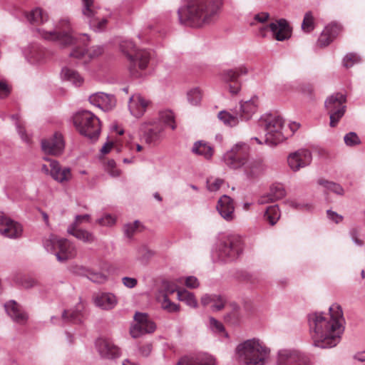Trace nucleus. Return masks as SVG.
I'll return each instance as SVG.
<instances>
[{
	"label": "nucleus",
	"instance_id": "obj_1",
	"mask_svg": "<svg viewBox=\"0 0 365 365\" xmlns=\"http://www.w3.org/2000/svg\"><path fill=\"white\" fill-rule=\"evenodd\" d=\"M307 317L311 336L315 346L328 349L339 343L344 331V318L340 305H331L328 314L314 312Z\"/></svg>",
	"mask_w": 365,
	"mask_h": 365
},
{
	"label": "nucleus",
	"instance_id": "obj_2",
	"mask_svg": "<svg viewBox=\"0 0 365 365\" xmlns=\"http://www.w3.org/2000/svg\"><path fill=\"white\" fill-rule=\"evenodd\" d=\"M222 5V0H187L178 10L180 24L190 27H201L214 21Z\"/></svg>",
	"mask_w": 365,
	"mask_h": 365
},
{
	"label": "nucleus",
	"instance_id": "obj_3",
	"mask_svg": "<svg viewBox=\"0 0 365 365\" xmlns=\"http://www.w3.org/2000/svg\"><path fill=\"white\" fill-rule=\"evenodd\" d=\"M239 361L243 365H265L270 349L259 339H247L236 348Z\"/></svg>",
	"mask_w": 365,
	"mask_h": 365
},
{
	"label": "nucleus",
	"instance_id": "obj_4",
	"mask_svg": "<svg viewBox=\"0 0 365 365\" xmlns=\"http://www.w3.org/2000/svg\"><path fill=\"white\" fill-rule=\"evenodd\" d=\"M242 250V242L239 236L222 235L215 243L212 257L215 262H230L238 258Z\"/></svg>",
	"mask_w": 365,
	"mask_h": 365
},
{
	"label": "nucleus",
	"instance_id": "obj_5",
	"mask_svg": "<svg viewBox=\"0 0 365 365\" xmlns=\"http://www.w3.org/2000/svg\"><path fill=\"white\" fill-rule=\"evenodd\" d=\"M259 125L264 129V143L276 146L287 138L282 118L277 114H265L259 118Z\"/></svg>",
	"mask_w": 365,
	"mask_h": 365
},
{
	"label": "nucleus",
	"instance_id": "obj_6",
	"mask_svg": "<svg viewBox=\"0 0 365 365\" xmlns=\"http://www.w3.org/2000/svg\"><path fill=\"white\" fill-rule=\"evenodd\" d=\"M73 125L79 133L91 140H97L101 133L99 118L87 110H80L73 116Z\"/></svg>",
	"mask_w": 365,
	"mask_h": 365
},
{
	"label": "nucleus",
	"instance_id": "obj_7",
	"mask_svg": "<svg viewBox=\"0 0 365 365\" xmlns=\"http://www.w3.org/2000/svg\"><path fill=\"white\" fill-rule=\"evenodd\" d=\"M41 36L46 40L57 42L61 46H68L76 43L73 35V29L68 19H62L53 31L38 30Z\"/></svg>",
	"mask_w": 365,
	"mask_h": 365
},
{
	"label": "nucleus",
	"instance_id": "obj_8",
	"mask_svg": "<svg viewBox=\"0 0 365 365\" xmlns=\"http://www.w3.org/2000/svg\"><path fill=\"white\" fill-rule=\"evenodd\" d=\"M346 96L335 93L328 96L324 101V108L329 115V125L336 127L346 110Z\"/></svg>",
	"mask_w": 365,
	"mask_h": 365
},
{
	"label": "nucleus",
	"instance_id": "obj_9",
	"mask_svg": "<svg viewBox=\"0 0 365 365\" xmlns=\"http://www.w3.org/2000/svg\"><path fill=\"white\" fill-rule=\"evenodd\" d=\"M250 150V146L247 143H237L223 155L222 160L230 169L241 168L249 159Z\"/></svg>",
	"mask_w": 365,
	"mask_h": 365
},
{
	"label": "nucleus",
	"instance_id": "obj_10",
	"mask_svg": "<svg viewBox=\"0 0 365 365\" xmlns=\"http://www.w3.org/2000/svg\"><path fill=\"white\" fill-rule=\"evenodd\" d=\"M150 58L151 53L146 49L134 51V53L129 55L127 60L130 75L134 78L140 77L141 72L148 67Z\"/></svg>",
	"mask_w": 365,
	"mask_h": 365
},
{
	"label": "nucleus",
	"instance_id": "obj_11",
	"mask_svg": "<svg viewBox=\"0 0 365 365\" xmlns=\"http://www.w3.org/2000/svg\"><path fill=\"white\" fill-rule=\"evenodd\" d=\"M82 14L88 21L90 27L95 31H103L107 24V19L98 16L99 8L93 0H82Z\"/></svg>",
	"mask_w": 365,
	"mask_h": 365
},
{
	"label": "nucleus",
	"instance_id": "obj_12",
	"mask_svg": "<svg viewBox=\"0 0 365 365\" xmlns=\"http://www.w3.org/2000/svg\"><path fill=\"white\" fill-rule=\"evenodd\" d=\"M309 358L295 349H282L277 352V365H309Z\"/></svg>",
	"mask_w": 365,
	"mask_h": 365
},
{
	"label": "nucleus",
	"instance_id": "obj_13",
	"mask_svg": "<svg viewBox=\"0 0 365 365\" xmlns=\"http://www.w3.org/2000/svg\"><path fill=\"white\" fill-rule=\"evenodd\" d=\"M135 324L132 325L130 334L133 338H138L143 334L153 333L155 329V324L145 313L137 312L134 315Z\"/></svg>",
	"mask_w": 365,
	"mask_h": 365
},
{
	"label": "nucleus",
	"instance_id": "obj_14",
	"mask_svg": "<svg viewBox=\"0 0 365 365\" xmlns=\"http://www.w3.org/2000/svg\"><path fill=\"white\" fill-rule=\"evenodd\" d=\"M312 160V153L307 149H299L287 156L288 165L294 172H297L301 168L308 166Z\"/></svg>",
	"mask_w": 365,
	"mask_h": 365
},
{
	"label": "nucleus",
	"instance_id": "obj_15",
	"mask_svg": "<svg viewBox=\"0 0 365 365\" xmlns=\"http://www.w3.org/2000/svg\"><path fill=\"white\" fill-rule=\"evenodd\" d=\"M22 226L11 220L4 212H0V234L3 236L15 239L21 236Z\"/></svg>",
	"mask_w": 365,
	"mask_h": 365
},
{
	"label": "nucleus",
	"instance_id": "obj_16",
	"mask_svg": "<svg viewBox=\"0 0 365 365\" xmlns=\"http://www.w3.org/2000/svg\"><path fill=\"white\" fill-rule=\"evenodd\" d=\"M248 73V68L242 65L234 69H228L224 71L222 73V78L226 82L233 83L229 86L230 91L232 94H237L240 90V83L238 82L237 78L242 75Z\"/></svg>",
	"mask_w": 365,
	"mask_h": 365
},
{
	"label": "nucleus",
	"instance_id": "obj_17",
	"mask_svg": "<svg viewBox=\"0 0 365 365\" xmlns=\"http://www.w3.org/2000/svg\"><path fill=\"white\" fill-rule=\"evenodd\" d=\"M95 344L98 352L102 358L113 359L118 358L120 355V349L110 339L98 338L96 339Z\"/></svg>",
	"mask_w": 365,
	"mask_h": 365
},
{
	"label": "nucleus",
	"instance_id": "obj_18",
	"mask_svg": "<svg viewBox=\"0 0 365 365\" xmlns=\"http://www.w3.org/2000/svg\"><path fill=\"white\" fill-rule=\"evenodd\" d=\"M41 148L47 154L60 155L64 149V141L62 135L59 133H55L51 138L42 140Z\"/></svg>",
	"mask_w": 365,
	"mask_h": 365
},
{
	"label": "nucleus",
	"instance_id": "obj_19",
	"mask_svg": "<svg viewBox=\"0 0 365 365\" xmlns=\"http://www.w3.org/2000/svg\"><path fill=\"white\" fill-rule=\"evenodd\" d=\"M90 103L104 111L112 110L116 104L113 95L103 92H97L89 96Z\"/></svg>",
	"mask_w": 365,
	"mask_h": 365
},
{
	"label": "nucleus",
	"instance_id": "obj_20",
	"mask_svg": "<svg viewBox=\"0 0 365 365\" xmlns=\"http://www.w3.org/2000/svg\"><path fill=\"white\" fill-rule=\"evenodd\" d=\"M341 29V26L335 22L326 26L317 40V46L320 48L329 46L340 34Z\"/></svg>",
	"mask_w": 365,
	"mask_h": 365
},
{
	"label": "nucleus",
	"instance_id": "obj_21",
	"mask_svg": "<svg viewBox=\"0 0 365 365\" xmlns=\"http://www.w3.org/2000/svg\"><path fill=\"white\" fill-rule=\"evenodd\" d=\"M4 309L11 319L19 324H25L29 319L27 313L22 307L14 300H10L4 304Z\"/></svg>",
	"mask_w": 365,
	"mask_h": 365
},
{
	"label": "nucleus",
	"instance_id": "obj_22",
	"mask_svg": "<svg viewBox=\"0 0 365 365\" xmlns=\"http://www.w3.org/2000/svg\"><path fill=\"white\" fill-rule=\"evenodd\" d=\"M267 26L277 41H283L291 36L292 29L287 21L284 19H280L276 22H272Z\"/></svg>",
	"mask_w": 365,
	"mask_h": 365
},
{
	"label": "nucleus",
	"instance_id": "obj_23",
	"mask_svg": "<svg viewBox=\"0 0 365 365\" xmlns=\"http://www.w3.org/2000/svg\"><path fill=\"white\" fill-rule=\"evenodd\" d=\"M44 159L50 161V175L54 180L60 183H63L71 179L72 175L70 168L65 167L62 168L58 161L46 158Z\"/></svg>",
	"mask_w": 365,
	"mask_h": 365
},
{
	"label": "nucleus",
	"instance_id": "obj_24",
	"mask_svg": "<svg viewBox=\"0 0 365 365\" xmlns=\"http://www.w3.org/2000/svg\"><path fill=\"white\" fill-rule=\"evenodd\" d=\"M244 173L249 180H256L264 174L267 166L262 160H247V163L242 166Z\"/></svg>",
	"mask_w": 365,
	"mask_h": 365
},
{
	"label": "nucleus",
	"instance_id": "obj_25",
	"mask_svg": "<svg viewBox=\"0 0 365 365\" xmlns=\"http://www.w3.org/2000/svg\"><path fill=\"white\" fill-rule=\"evenodd\" d=\"M55 255L58 261L66 262L76 255L75 246L67 239L60 238Z\"/></svg>",
	"mask_w": 365,
	"mask_h": 365
},
{
	"label": "nucleus",
	"instance_id": "obj_26",
	"mask_svg": "<svg viewBox=\"0 0 365 365\" xmlns=\"http://www.w3.org/2000/svg\"><path fill=\"white\" fill-rule=\"evenodd\" d=\"M217 210L220 215L227 221H232L235 218V207L233 200L227 195L222 196L218 200Z\"/></svg>",
	"mask_w": 365,
	"mask_h": 365
},
{
	"label": "nucleus",
	"instance_id": "obj_27",
	"mask_svg": "<svg viewBox=\"0 0 365 365\" xmlns=\"http://www.w3.org/2000/svg\"><path fill=\"white\" fill-rule=\"evenodd\" d=\"M148 105V102L140 95H133L129 98V110L130 113L136 118H140L144 114Z\"/></svg>",
	"mask_w": 365,
	"mask_h": 365
},
{
	"label": "nucleus",
	"instance_id": "obj_28",
	"mask_svg": "<svg viewBox=\"0 0 365 365\" xmlns=\"http://www.w3.org/2000/svg\"><path fill=\"white\" fill-rule=\"evenodd\" d=\"M257 98L254 97L250 100L242 101L240 108L236 110L241 120H248L257 109Z\"/></svg>",
	"mask_w": 365,
	"mask_h": 365
},
{
	"label": "nucleus",
	"instance_id": "obj_29",
	"mask_svg": "<svg viewBox=\"0 0 365 365\" xmlns=\"http://www.w3.org/2000/svg\"><path fill=\"white\" fill-rule=\"evenodd\" d=\"M164 126L160 123H150L144 131V138L147 143H155L163 138Z\"/></svg>",
	"mask_w": 365,
	"mask_h": 365
},
{
	"label": "nucleus",
	"instance_id": "obj_30",
	"mask_svg": "<svg viewBox=\"0 0 365 365\" xmlns=\"http://www.w3.org/2000/svg\"><path fill=\"white\" fill-rule=\"evenodd\" d=\"M177 365H215V359L207 354L197 357L185 356L178 361Z\"/></svg>",
	"mask_w": 365,
	"mask_h": 365
},
{
	"label": "nucleus",
	"instance_id": "obj_31",
	"mask_svg": "<svg viewBox=\"0 0 365 365\" xmlns=\"http://www.w3.org/2000/svg\"><path fill=\"white\" fill-rule=\"evenodd\" d=\"M116 297L112 293H101L94 299L95 304L105 310L113 309L117 304Z\"/></svg>",
	"mask_w": 365,
	"mask_h": 365
},
{
	"label": "nucleus",
	"instance_id": "obj_32",
	"mask_svg": "<svg viewBox=\"0 0 365 365\" xmlns=\"http://www.w3.org/2000/svg\"><path fill=\"white\" fill-rule=\"evenodd\" d=\"M103 49L101 46H93L90 49H86L84 48H81L79 46L75 47L72 51L70 53V56L76 58L81 59L86 56H88V58H93L98 56L103 52Z\"/></svg>",
	"mask_w": 365,
	"mask_h": 365
},
{
	"label": "nucleus",
	"instance_id": "obj_33",
	"mask_svg": "<svg viewBox=\"0 0 365 365\" xmlns=\"http://www.w3.org/2000/svg\"><path fill=\"white\" fill-rule=\"evenodd\" d=\"M68 234L85 243H93L96 241V237L93 232L78 227L68 226L67 228Z\"/></svg>",
	"mask_w": 365,
	"mask_h": 365
},
{
	"label": "nucleus",
	"instance_id": "obj_34",
	"mask_svg": "<svg viewBox=\"0 0 365 365\" xmlns=\"http://www.w3.org/2000/svg\"><path fill=\"white\" fill-rule=\"evenodd\" d=\"M192 152L197 155L204 157L207 160L211 159L213 155V148L203 140L196 141L192 148Z\"/></svg>",
	"mask_w": 365,
	"mask_h": 365
},
{
	"label": "nucleus",
	"instance_id": "obj_35",
	"mask_svg": "<svg viewBox=\"0 0 365 365\" xmlns=\"http://www.w3.org/2000/svg\"><path fill=\"white\" fill-rule=\"evenodd\" d=\"M285 195L286 191L282 185H272L270 187L268 195L262 197L259 200V202L264 204L269 201L273 202L282 199Z\"/></svg>",
	"mask_w": 365,
	"mask_h": 365
},
{
	"label": "nucleus",
	"instance_id": "obj_36",
	"mask_svg": "<svg viewBox=\"0 0 365 365\" xmlns=\"http://www.w3.org/2000/svg\"><path fill=\"white\" fill-rule=\"evenodd\" d=\"M31 24L38 25L48 21V15L41 8H35L26 16Z\"/></svg>",
	"mask_w": 365,
	"mask_h": 365
},
{
	"label": "nucleus",
	"instance_id": "obj_37",
	"mask_svg": "<svg viewBox=\"0 0 365 365\" xmlns=\"http://www.w3.org/2000/svg\"><path fill=\"white\" fill-rule=\"evenodd\" d=\"M218 118L226 125L233 127L238 124L240 120L238 111L235 109L232 113L222 110L218 113Z\"/></svg>",
	"mask_w": 365,
	"mask_h": 365
},
{
	"label": "nucleus",
	"instance_id": "obj_38",
	"mask_svg": "<svg viewBox=\"0 0 365 365\" xmlns=\"http://www.w3.org/2000/svg\"><path fill=\"white\" fill-rule=\"evenodd\" d=\"M61 75L65 80L70 81L75 86H81L83 82V78L77 71L68 67L62 68Z\"/></svg>",
	"mask_w": 365,
	"mask_h": 365
},
{
	"label": "nucleus",
	"instance_id": "obj_39",
	"mask_svg": "<svg viewBox=\"0 0 365 365\" xmlns=\"http://www.w3.org/2000/svg\"><path fill=\"white\" fill-rule=\"evenodd\" d=\"M62 319L66 322L74 324L81 323L83 314L79 309L73 310H64L62 314Z\"/></svg>",
	"mask_w": 365,
	"mask_h": 365
},
{
	"label": "nucleus",
	"instance_id": "obj_40",
	"mask_svg": "<svg viewBox=\"0 0 365 365\" xmlns=\"http://www.w3.org/2000/svg\"><path fill=\"white\" fill-rule=\"evenodd\" d=\"M280 217L279 210L277 205H271L267 207L264 213V219L271 225L277 223Z\"/></svg>",
	"mask_w": 365,
	"mask_h": 365
},
{
	"label": "nucleus",
	"instance_id": "obj_41",
	"mask_svg": "<svg viewBox=\"0 0 365 365\" xmlns=\"http://www.w3.org/2000/svg\"><path fill=\"white\" fill-rule=\"evenodd\" d=\"M317 182L327 190L333 192L336 195H344V188L338 183L324 179H319Z\"/></svg>",
	"mask_w": 365,
	"mask_h": 365
},
{
	"label": "nucleus",
	"instance_id": "obj_42",
	"mask_svg": "<svg viewBox=\"0 0 365 365\" xmlns=\"http://www.w3.org/2000/svg\"><path fill=\"white\" fill-rule=\"evenodd\" d=\"M361 62V56L356 53L351 52L344 56L342 60V65L346 68H349L353 67L354 65L360 63Z\"/></svg>",
	"mask_w": 365,
	"mask_h": 365
},
{
	"label": "nucleus",
	"instance_id": "obj_43",
	"mask_svg": "<svg viewBox=\"0 0 365 365\" xmlns=\"http://www.w3.org/2000/svg\"><path fill=\"white\" fill-rule=\"evenodd\" d=\"M178 298L179 300L185 302L188 306L191 307H196L197 305V302L193 294L185 289L178 291Z\"/></svg>",
	"mask_w": 365,
	"mask_h": 365
},
{
	"label": "nucleus",
	"instance_id": "obj_44",
	"mask_svg": "<svg viewBox=\"0 0 365 365\" xmlns=\"http://www.w3.org/2000/svg\"><path fill=\"white\" fill-rule=\"evenodd\" d=\"M160 122L161 124L163 123L165 125L170 126L173 130L176 128L175 122V116L172 111L165 110L162 111L159 114Z\"/></svg>",
	"mask_w": 365,
	"mask_h": 365
},
{
	"label": "nucleus",
	"instance_id": "obj_45",
	"mask_svg": "<svg viewBox=\"0 0 365 365\" xmlns=\"http://www.w3.org/2000/svg\"><path fill=\"white\" fill-rule=\"evenodd\" d=\"M210 329L211 331L217 334H221L225 336L226 338L228 337L227 333L225 331L224 325L215 319L214 317L210 318Z\"/></svg>",
	"mask_w": 365,
	"mask_h": 365
},
{
	"label": "nucleus",
	"instance_id": "obj_46",
	"mask_svg": "<svg viewBox=\"0 0 365 365\" xmlns=\"http://www.w3.org/2000/svg\"><path fill=\"white\" fill-rule=\"evenodd\" d=\"M120 49L121 52L125 56L127 60L129 58V55H133L134 51H137L135 44L132 41L124 40L120 43Z\"/></svg>",
	"mask_w": 365,
	"mask_h": 365
},
{
	"label": "nucleus",
	"instance_id": "obj_47",
	"mask_svg": "<svg viewBox=\"0 0 365 365\" xmlns=\"http://www.w3.org/2000/svg\"><path fill=\"white\" fill-rule=\"evenodd\" d=\"M187 98L189 103L192 106H197L202 99V93L198 88L190 90L187 93Z\"/></svg>",
	"mask_w": 365,
	"mask_h": 365
},
{
	"label": "nucleus",
	"instance_id": "obj_48",
	"mask_svg": "<svg viewBox=\"0 0 365 365\" xmlns=\"http://www.w3.org/2000/svg\"><path fill=\"white\" fill-rule=\"evenodd\" d=\"M344 142L348 147H355L361 143V140L356 133L349 132L344 136Z\"/></svg>",
	"mask_w": 365,
	"mask_h": 365
},
{
	"label": "nucleus",
	"instance_id": "obj_49",
	"mask_svg": "<svg viewBox=\"0 0 365 365\" xmlns=\"http://www.w3.org/2000/svg\"><path fill=\"white\" fill-rule=\"evenodd\" d=\"M314 29V17L311 11H308L304 14V19L302 24V29L306 32L309 33Z\"/></svg>",
	"mask_w": 365,
	"mask_h": 365
},
{
	"label": "nucleus",
	"instance_id": "obj_50",
	"mask_svg": "<svg viewBox=\"0 0 365 365\" xmlns=\"http://www.w3.org/2000/svg\"><path fill=\"white\" fill-rule=\"evenodd\" d=\"M59 239L60 238L53 235H51L49 238L46 239L43 241V246L46 251L55 254L57 251V244H58Z\"/></svg>",
	"mask_w": 365,
	"mask_h": 365
},
{
	"label": "nucleus",
	"instance_id": "obj_51",
	"mask_svg": "<svg viewBox=\"0 0 365 365\" xmlns=\"http://www.w3.org/2000/svg\"><path fill=\"white\" fill-rule=\"evenodd\" d=\"M226 302L227 299L224 295L215 294L214 297V300L212 303V310L214 312L222 310L225 307Z\"/></svg>",
	"mask_w": 365,
	"mask_h": 365
},
{
	"label": "nucleus",
	"instance_id": "obj_52",
	"mask_svg": "<svg viewBox=\"0 0 365 365\" xmlns=\"http://www.w3.org/2000/svg\"><path fill=\"white\" fill-rule=\"evenodd\" d=\"M88 279L94 283L103 284L107 281L108 277L101 272L88 271Z\"/></svg>",
	"mask_w": 365,
	"mask_h": 365
},
{
	"label": "nucleus",
	"instance_id": "obj_53",
	"mask_svg": "<svg viewBox=\"0 0 365 365\" xmlns=\"http://www.w3.org/2000/svg\"><path fill=\"white\" fill-rule=\"evenodd\" d=\"M161 307L163 309L168 311V312H175L178 311V309H179L178 305L172 302L169 299L167 294L163 296V299L161 303Z\"/></svg>",
	"mask_w": 365,
	"mask_h": 365
},
{
	"label": "nucleus",
	"instance_id": "obj_54",
	"mask_svg": "<svg viewBox=\"0 0 365 365\" xmlns=\"http://www.w3.org/2000/svg\"><path fill=\"white\" fill-rule=\"evenodd\" d=\"M139 225L140 221L138 220H135L133 223L126 224L124 226L125 235L128 238L132 237L135 232L136 231L137 228L138 227Z\"/></svg>",
	"mask_w": 365,
	"mask_h": 365
},
{
	"label": "nucleus",
	"instance_id": "obj_55",
	"mask_svg": "<svg viewBox=\"0 0 365 365\" xmlns=\"http://www.w3.org/2000/svg\"><path fill=\"white\" fill-rule=\"evenodd\" d=\"M91 217L88 214L77 215L75 216L74 221L68 226L78 227L83 222H90Z\"/></svg>",
	"mask_w": 365,
	"mask_h": 365
},
{
	"label": "nucleus",
	"instance_id": "obj_56",
	"mask_svg": "<svg viewBox=\"0 0 365 365\" xmlns=\"http://www.w3.org/2000/svg\"><path fill=\"white\" fill-rule=\"evenodd\" d=\"M11 118L13 119H15L16 120V130H17V132L19 134L21 138L26 141V142H28L29 138L26 133V130L24 128V126H22L20 123L19 122L18 120V115H13L11 116Z\"/></svg>",
	"mask_w": 365,
	"mask_h": 365
},
{
	"label": "nucleus",
	"instance_id": "obj_57",
	"mask_svg": "<svg viewBox=\"0 0 365 365\" xmlns=\"http://www.w3.org/2000/svg\"><path fill=\"white\" fill-rule=\"evenodd\" d=\"M164 289L167 294H173L182 289H178V283L175 282L166 281L163 282Z\"/></svg>",
	"mask_w": 365,
	"mask_h": 365
},
{
	"label": "nucleus",
	"instance_id": "obj_58",
	"mask_svg": "<svg viewBox=\"0 0 365 365\" xmlns=\"http://www.w3.org/2000/svg\"><path fill=\"white\" fill-rule=\"evenodd\" d=\"M223 182V180L220 178L215 179L213 182L208 180L207 181V187L210 191L215 192L220 189Z\"/></svg>",
	"mask_w": 365,
	"mask_h": 365
},
{
	"label": "nucleus",
	"instance_id": "obj_59",
	"mask_svg": "<svg viewBox=\"0 0 365 365\" xmlns=\"http://www.w3.org/2000/svg\"><path fill=\"white\" fill-rule=\"evenodd\" d=\"M96 222L102 226H110L115 223V219L110 215H106L97 220Z\"/></svg>",
	"mask_w": 365,
	"mask_h": 365
},
{
	"label": "nucleus",
	"instance_id": "obj_60",
	"mask_svg": "<svg viewBox=\"0 0 365 365\" xmlns=\"http://www.w3.org/2000/svg\"><path fill=\"white\" fill-rule=\"evenodd\" d=\"M11 92L9 86L5 81L0 80V98H4L9 96Z\"/></svg>",
	"mask_w": 365,
	"mask_h": 365
},
{
	"label": "nucleus",
	"instance_id": "obj_61",
	"mask_svg": "<svg viewBox=\"0 0 365 365\" xmlns=\"http://www.w3.org/2000/svg\"><path fill=\"white\" fill-rule=\"evenodd\" d=\"M122 282L125 287L132 289L137 285L138 280L133 277H124L122 278Z\"/></svg>",
	"mask_w": 365,
	"mask_h": 365
},
{
	"label": "nucleus",
	"instance_id": "obj_62",
	"mask_svg": "<svg viewBox=\"0 0 365 365\" xmlns=\"http://www.w3.org/2000/svg\"><path fill=\"white\" fill-rule=\"evenodd\" d=\"M287 203L289 205L290 207L299 210H309L312 207L309 204L300 203L295 201H289L287 202Z\"/></svg>",
	"mask_w": 365,
	"mask_h": 365
},
{
	"label": "nucleus",
	"instance_id": "obj_63",
	"mask_svg": "<svg viewBox=\"0 0 365 365\" xmlns=\"http://www.w3.org/2000/svg\"><path fill=\"white\" fill-rule=\"evenodd\" d=\"M327 217L329 220L334 221L335 223L338 224L341 222L343 220V217L336 212H334L331 210H328L327 211Z\"/></svg>",
	"mask_w": 365,
	"mask_h": 365
},
{
	"label": "nucleus",
	"instance_id": "obj_64",
	"mask_svg": "<svg viewBox=\"0 0 365 365\" xmlns=\"http://www.w3.org/2000/svg\"><path fill=\"white\" fill-rule=\"evenodd\" d=\"M185 285L190 289L197 288L199 286L198 279L193 276L187 277L185 279Z\"/></svg>",
	"mask_w": 365,
	"mask_h": 365
}]
</instances>
